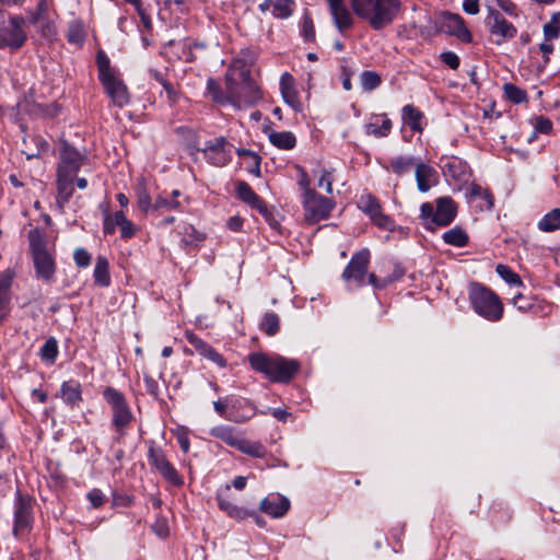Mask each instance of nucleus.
Here are the masks:
<instances>
[{"label":"nucleus","instance_id":"nucleus-1","mask_svg":"<svg viewBox=\"0 0 560 560\" xmlns=\"http://www.w3.org/2000/svg\"><path fill=\"white\" fill-rule=\"evenodd\" d=\"M85 155L67 141L60 142L59 162L57 165L56 205L60 210L70 201L74 192V178L84 164Z\"/></svg>","mask_w":560,"mask_h":560},{"label":"nucleus","instance_id":"nucleus-2","mask_svg":"<svg viewBox=\"0 0 560 560\" xmlns=\"http://www.w3.org/2000/svg\"><path fill=\"white\" fill-rule=\"evenodd\" d=\"M350 4L353 12L374 31L390 25L401 8L400 0H350Z\"/></svg>","mask_w":560,"mask_h":560},{"label":"nucleus","instance_id":"nucleus-3","mask_svg":"<svg viewBox=\"0 0 560 560\" xmlns=\"http://www.w3.org/2000/svg\"><path fill=\"white\" fill-rule=\"evenodd\" d=\"M247 360L255 372L264 374L273 383H289L301 369L298 360L280 355L269 357L262 352H253Z\"/></svg>","mask_w":560,"mask_h":560},{"label":"nucleus","instance_id":"nucleus-4","mask_svg":"<svg viewBox=\"0 0 560 560\" xmlns=\"http://www.w3.org/2000/svg\"><path fill=\"white\" fill-rule=\"evenodd\" d=\"M28 242L35 278L45 284H52L57 272L55 252L47 248V240L38 229L28 232Z\"/></svg>","mask_w":560,"mask_h":560},{"label":"nucleus","instance_id":"nucleus-5","mask_svg":"<svg viewBox=\"0 0 560 560\" xmlns=\"http://www.w3.org/2000/svg\"><path fill=\"white\" fill-rule=\"evenodd\" d=\"M96 65L98 80L113 104L120 108L128 105L130 102L128 88L120 74L110 67V60L103 50H100L96 55Z\"/></svg>","mask_w":560,"mask_h":560},{"label":"nucleus","instance_id":"nucleus-6","mask_svg":"<svg viewBox=\"0 0 560 560\" xmlns=\"http://www.w3.org/2000/svg\"><path fill=\"white\" fill-rule=\"evenodd\" d=\"M468 300L472 310L489 322H499L503 317L504 306L500 296L479 282H471Z\"/></svg>","mask_w":560,"mask_h":560},{"label":"nucleus","instance_id":"nucleus-7","mask_svg":"<svg viewBox=\"0 0 560 560\" xmlns=\"http://www.w3.org/2000/svg\"><path fill=\"white\" fill-rule=\"evenodd\" d=\"M456 214V203L448 196L438 198L435 209L431 202H423L420 207V219L424 221V228L428 230L450 225Z\"/></svg>","mask_w":560,"mask_h":560},{"label":"nucleus","instance_id":"nucleus-8","mask_svg":"<svg viewBox=\"0 0 560 560\" xmlns=\"http://www.w3.org/2000/svg\"><path fill=\"white\" fill-rule=\"evenodd\" d=\"M103 398L112 408L113 428L120 436L125 435V429L133 420L132 411L126 400L125 395L118 389L108 386L103 392Z\"/></svg>","mask_w":560,"mask_h":560},{"label":"nucleus","instance_id":"nucleus-9","mask_svg":"<svg viewBox=\"0 0 560 560\" xmlns=\"http://www.w3.org/2000/svg\"><path fill=\"white\" fill-rule=\"evenodd\" d=\"M371 253L363 248L354 253L342 271V280L350 287L362 288L369 283Z\"/></svg>","mask_w":560,"mask_h":560},{"label":"nucleus","instance_id":"nucleus-10","mask_svg":"<svg viewBox=\"0 0 560 560\" xmlns=\"http://www.w3.org/2000/svg\"><path fill=\"white\" fill-rule=\"evenodd\" d=\"M302 206L305 221L308 224H315L328 219L336 203L332 199L313 190L308 191V194H303Z\"/></svg>","mask_w":560,"mask_h":560},{"label":"nucleus","instance_id":"nucleus-11","mask_svg":"<svg viewBox=\"0 0 560 560\" xmlns=\"http://www.w3.org/2000/svg\"><path fill=\"white\" fill-rule=\"evenodd\" d=\"M148 462L166 482L174 487H182L184 485V478L168 460L165 452L154 441L149 442Z\"/></svg>","mask_w":560,"mask_h":560},{"label":"nucleus","instance_id":"nucleus-12","mask_svg":"<svg viewBox=\"0 0 560 560\" xmlns=\"http://www.w3.org/2000/svg\"><path fill=\"white\" fill-rule=\"evenodd\" d=\"M26 20L22 15H12L8 24L0 28V49L19 50L27 40L24 30Z\"/></svg>","mask_w":560,"mask_h":560},{"label":"nucleus","instance_id":"nucleus-13","mask_svg":"<svg viewBox=\"0 0 560 560\" xmlns=\"http://www.w3.org/2000/svg\"><path fill=\"white\" fill-rule=\"evenodd\" d=\"M232 144L226 140L225 137H218L213 140L206 142V145L200 149L196 143L191 144L190 148L196 151H201L205 159L212 165L222 167L229 164L232 160L231 150Z\"/></svg>","mask_w":560,"mask_h":560},{"label":"nucleus","instance_id":"nucleus-14","mask_svg":"<svg viewBox=\"0 0 560 560\" xmlns=\"http://www.w3.org/2000/svg\"><path fill=\"white\" fill-rule=\"evenodd\" d=\"M358 208L368 214L371 221L380 229L386 231L395 230L394 220L387 214L383 213L382 206L376 197L371 194L361 195L358 201Z\"/></svg>","mask_w":560,"mask_h":560},{"label":"nucleus","instance_id":"nucleus-15","mask_svg":"<svg viewBox=\"0 0 560 560\" xmlns=\"http://www.w3.org/2000/svg\"><path fill=\"white\" fill-rule=\"evenodd\" d=\"M486 24L492 35L497 36L495 43L501 45L503 42L511 40L517 34L516 27L509 22L497 9L487 7Z\"/></svg>","mask_w":560,"mask_h":560},{"label":"nucleus","instance_id":"nucleus-16","mask_svg":"<svg viewBox=\"0 0 560 560\" xmlns=\"http://www.w3.org/2000/svg\"><path fill=\"white\" fill-rule=\"evenodd\" d=\"M257 413L266 415V410H257L255 404L247 398L237 397L229 402L226 420L234 423H245Z\"/></svg>","mask_w":560,"mask_h":560},{"label":"nucleus","instance_id":"nucleus-17","mask_svg":"<svg viewBox=\"0 0 560 560\" xmlns=\"http://www.w3.org/2000/svg\"><path fill=\"white\" fill-rule=\"evenodd\" d=\"M440 31L457 37L463 43H471L472 35L459 14L443 12L441 14Z\"/></svg>","mask_w":560,"mask_h":560},{"label":"nucleus","instance_id":"nucleus-18","mask_svg":"<svg viewBox=\"0 0 560 560\" xmlns=\"http://www.w3.org/2000/svg\"><path fill=\"white\" fill-rule=\"evenodd\" d=\"M32 522L33 516L31 502L19 494L14 504V536L19 537L28 533L32 528Z\"/></svg>","mask_w":560,"mask_h":560},{"label":"nucleus","instance_id":"nucleus-19","mask_svg":"<svg viewBox=\"0 0 560 560\" xmlns=\"http://www.w3.org/2000/svg\"><path fill=\"white\" fill-rule=\"evenodd\" d=\"M290 500L280 493H269L260 501L259 510L273 517H283L290 510Z\"/></svg>","mask_w":560,"mask_h":560},{"label":"nucleus","instance_id":"nucleus-20","mask_svg":"<svg viewBox=\"0 0 560 560\" xmlns=\"http://www.w3.org/2000/svg\"><path fill=\"white\" fill-rule=\"evenodd\" d=\"M335 26L340 33L354 25V18L343 0H327Z\"/></svg>","mask_w":560,"mask_h":560},{"label":"nucleus","instance_id":"nucleus-21","mask_svg":"<svg viewBox=\"0 0 560 560\" xmlns=\"http://www.w3.org/2000/svg\"><path fill=\"white\" fill-rule=\"evenodd\" d=\"M186 338L188 342L194 347L195 351L199 353L202 358L211 361L219 368L226 366V360L222 357V354H220L212 346L207 343L197 335L192 332H187Z\"/></svg>","mask_w":560,"mask_h":560},{"label":"nucleus","instance_id":"nucleus-22","mask_svg":"<svg viewBox=\"0 0 560 560\" xmlns=\"http://www.w3.org/2000/svg\"><path fill=\"white\" fill-rule=\"evenodd\" d=\"M418 190L421 192L429 191L439 183V174L430 164L419 161L415 171Z\"/></svg>","mask_w":560,"mask_h":560},{"label":"nucleus","instance_id":"nucleus-23","mask_svg":"<svg viewBox=\"0 0 560 560\" xmlns=\"http://www.w3.org/2000/svg\"><path fill=\"white\" fill-rule=\"evenodd\" d=\"M182 192L178 189H174L172 192H162L154 199V213L163 214L165 212L176 211L183 212L184 205L178 199Z\"/></svg>","mask_w":560,"mask_h":560},{"label":"nucleus","instance_id":"nucleus-24","mask_svg":"<svg viewBox=\"0 0 560 560\" xmlns=\"http://www.w3.org/2000/svg\"><path fill=\"white\" fill-rule=\"evenodd\" d=\"M280 92L285 104L295 112L302 110V104L294 85V79L289 72H284L280 78Z\"/></svg>","mask_w":560,"mask_h":560},{"label":"nucleus","instance_id":"nucleus-25","mask_svg":"<svg viewBox=\"0 0 560 560\" xmlns=\"http://www.w3.org/2000/svg\"><path fill=\"white\" fill-rule=\"evenodd\" d=\"M260 98L259 89L252 81H245L241 86V92L232 91L231 104L241 107L243 105H252Z\"/></svg>","mask_w":560,"mask_h":560},{"label":"nucleus","instance_id":"nucleus-26","mask_svg":"<svg viewBox=\"0 0 560 560\" xmlns=\"http://www.w3.org/2000/svg\"><path fill=\"white\" fill-rule=\"evenodd\" d=\"M209 433L212 438H215L234 448H237L242 440V436L237 433L236 429L226 424L215 425L210 429Z\"/></svg>","mask_w":560,"mask_h":560},{"label":"nucleus","instance_id":"nucleus-27","mask_svg":"<svg viewBox=\"0 0 560 560\" xmlns=\"http://www.w3.org/2000/svg\"><path fill=\"white\" fill-rule=\"evenodd\" d=\"M60 397L71 408L78 407L82 401L80 383L77 381L63 382L60 387Z\"/></svg>","mask_w":560,"mask_h":560},{"label":"nucleus","instance_id":"nucleus-28","mask_svg":"<svg viewBox=\"0 0 560 560\" xmlns=\"http://www.w3.org/2000/svg\"><path fill=\"white\" fill-rule=\"evenodd\" d=\"M217 501L219 509L231 518H234L236 521H243L249 517V515H252V512L249 510L232 503L228 498L223 495V493L217 494Z\"/></svg>","mask_w":560,"mask_h":560},{"label":"nucleus","instance_id":"nucleus-29","mask_svg":"<svg viewBox=\"0 0 560 560\" xmlns=\"http://www.w3.org/2000/svg\"><path fill=\"white\" fill-rule=\"evenodd\" d=\"M513 305L523 313L539 315L544 311L541 302L532 295L516 294L512 299Z\"/></svg>","mask_w":560,"mask_h":560},{"label":"nucleus","instance_id":"nucleus-30","mask_svg":"<svg viewBox=\"0 0 560 560\" xmlns=\"http://www.w3.org/2000/svg\"><path fill=\"white\" fill-rule=\"evenodd\" d=\"M404 275V267L399 264H395L393 272L384 278H378L375 273L371 272L369 275V284H371L376 290H383L395 281L401 279Z\"/></svg>","mask_w":560,"mask_h":560},{"label":"nucleus","instance_id":"nucleus-31","mask_svg":"<svg viewBox=\"0 0 560 560\" xmlns=\"http://www.w3.org/2000/svg\"><path fill=\"white\" fill-rule=\"evenodd\" d=\"M401 118L405 125L409 126L411 130L421 132L423 130L422 120L423 113L411 104L402 107Z\"/></svg>","mask_w":560,"mask_h":560},{"label":"nucleus","instance_id":"nucleus-32","mask_svg":"<svg viewBox=\"0 0 560 560\" xmlns=\"http://www.w3.org/2000/svg\"><path fill=\"white\" fill-rule=\"evenodd\" d=\"M442 171L445 176L460 180L466 175L467 164L460 159L451 158L443 162Z\"/></svg>","mask_w":560,"mask_h":560},{"label":"nucleus","instance_id":"nucleus-33","mask_svg":"<svg viewBox=\"0 0 560 560\" xmlns=\"http://www.w3.org/2000/svg\"><path fill=\"white\" fill-rule=\"evenodd\" d=\"M268 138L270 143L280 150H292L296 145V138L291 131H272Z\"/></svg>","mask_w":560,"mask_h":560},{"label":"nucleus","instance_id":"nucleus-34","mask_svg":"<svg viewBox=\"0 0 560 560\" xmlns=\"http://www.w3.org/2000/svg\"><path fill=\"white\" fill-rule=\"evenodd\" d=\"M94 281L101 287H108L110 284L109 265L104 256H98L93 272Z\"/></svg>","mask_w":560,"mask_h":560},{"label":"nucleus","instance_id":"nucleus-35","mask_svg":"<svg viewBox=\"0 0 560 560\" xmlns=\"http://www.w3.org/2000/svg\"><path fill=\"white\" fill-rule=\"evenodd\" d=\"M236 196L240 200L255 208L262 199L253 190L246 182H238L236 185Z\"/></svg>","mask_w":560,"mask_h":560},{"label":"nucleus","instance_id":"nucleus-36","mask_svg":"<svg viewBox=\"0 0 560 560\" xmlns=\"http://www.w3.org/2000/svg\"><path fill=\"white\" fill-rule=\"evenodd\" d=\"M469 196L471 198H478L482 201L480 210H491L494 206V197L489 189L481 187L478 184L472 183L469 187Z\"/></svg>","mask_w":560,"mask_h":560},{"label":"nucleus","instance_id":"nucleus-37","mask_svg":"<svg viewBox=\"0 0 560 560\" xmlns=\"http://www.w3.org/2000/svg\"><path fill=\"white\" fill-rule=\"evenodd\" d=\"M443 241L452 246L464 247L469 242V236L460 226H455L446 232L442 236Z\"/></svg>","mask_w":560,"mask_h":560},{"label":"nucleus","instance_id":"nucleus-38","mask_svg":"<svg viewBox=\"0 0 560 560\" xmlns=\"http://www.w3.org/2000/svg\"><path fill=\"white\" fill-rule=\"evenodd\" d=\"M126 218L122 211H116L109 213L106 211L103 217V232L105 235H113L116 229L121 225V222Z\"/></svg>","mask_w":560,"mask_h":560},{"label":"nucleus","instance_id":"nucleus-39","mask_svg":"<svg viewBox=\"0 0 560 560\" xmlns=\"http://www.w3.org/2000/svg\"><path fill=\"white\" fill-rule=\"evenodd\" d=\"M538 228L544 232H553L560 229V208H555L546 213L538 222Z\"/></svg>","mask_w":560,"mask_h":560},{"label":"nucleus","instance_id":"nucleus-40","mask_svg":"<svg viewBox=\"0 0 560 560\" xmlns=\"http://www.w3.org/2000/svg\"><path fill=\"white\" fill-rule=\"evenodd\" d=\"M236 153L238 156H246L248 159V161H247L248 173L253 174L256 177H260V175H261V171H260L261 158L256 152H254L249 149L240 148L236 150Z\"/></svg>","mask_w":560,"mask_h":560},{"label":"nucleus","instance_id":"nucleus-41","mask_svg":"<svg viewBox=\"0 0 560 560\" xmlns=\"http://www.w3.org/2000/svg\"><path fill=\"white\" fill-rule=\"evenodd\" d=\"M179 233L183 235L182 242L186 245L199 246L206 238V234L191 224H185Z\"/></svg>","mask_w":560,"mask_h":560},{"label":"nucleus","instance_id":"nucleus-42","mask_svg":"<svg viewBox=\"0 0 560 560\" xmlns=\"http://www.w3.org/2000/svg\"><path fill=\"white\" fill-rule=\"evenodd\" d=\"M393 128V122L389 118H385L382 121V125L378 126L376 122H366L364 125V132L368 136H373L375 138H385L390 133Z\"/></svg>","mask_w":560,"mask_h":560},{"label":"nucleus","instance_id":"nucleus-43","mask_svg":"<svg viewBox=\"0 0 560 560\" xmlns=\"http://www.w3.org/2000/svg\"><path fill=\"white\" fill-rule=\"evenodd\" d=\"M236 450H238L240 452H242L246 455L257 457V458L265 457L266 453H267L265 446L260 442H252V441L245 440L243 438H242Z\"/></svg>","mask_w":560,"mask_h":560},{"label":"nucleus","instance_id":"nucleus-44","mask_svg":"<svg viewBox=\"0 0 560 560\" xmlns=\"http://www.w3.org/2000/svg\"><path fill=\"white\" fill-rule=\"evenodd\" d=\"M417 161L413 156H396L390 160V168L396 175H404L409 172L412 166H416Z\"/></svg>","mask_w":560,"mask_h":560},{"label":"nucleus","instance_id":"nucleus-45","mask_svg":"<svg viewBox=\"0 0 560 560\" xmlns=\"http://www.w3.org/2000/svg\"><path fill=\"white\" fill-rule=\"evenodd\" d=\"M207 92L215 103L225 104L231 103L232 101V90H230L229 95L225 96L221 90L219 82L213 78H209L207 81Z\"/></svg>","mask_w":560,"mask_h":560},{"label":"nucleus","instance_id":"nucleus-46","mask_svg":"<svg viewBox=\"0 0 560 560\" xmlns=\"http://www.w3.org/2000/svg\"><path fill=\"white\" fill-rule=\"evenodd\" d=\"M259 328L268 336H275L280 329L279 316L273 312L265 313Z\"/></svg>","mask_w":560,"mask_h":560},{"label":"nucleus","instance_id":"nucleus-47","mask_svg":"<svg viewBox=\"0 0 560 560\" xmlns=\"http://www.w3.org/2000/svg\"><path fill=\"white\" fill-rule=\"evenodd\" d=\"M360 83L363 91L371 92L381 85L382 79L377 72L365 70L360 74Z\"/></svg>","mask_w":560,"mask_h":560},{"label":"nucleus","instance_id":"nucleus-48","mask_svg":"<svg viewBox=\"0 0 560 560\" xmlns=\"http://www.w3.org/2000/svg\"><path fill=\"white\" fill-rule=\"evenodd\" d=\"M503 91L505 97L514 104H522L527 101L526 91L516 86L513 83H505L503 85Z\"/></svg>","mask_w":560,"mask_h":560},{"label":"nucleus","instance_id":"nucleus-49","mask_svg":"<svg viewBox=\"0 0 560 560\" xmlns=\"http://www.w3.org/2000/svg\"><path fill=\"white\" fill-rule=\"evenodd\" d=\"M497 273L510 285L523 287V280L509 266L499 264L495 268Z\"/></svg>","mask_w":560,"mask_h":560},{"label":"nucleus","instance_id":"nucleus-50","mask_svg":"<svg viewBox=\"0 0 560 560\" xmlns=\"http://www.w3.org/2000/svg\"><path fill=\"white\" fill-rule=\"evenodd\" d=\"M560 35V11L555 12L548 23L544 25V36L546 40L558 38Z\"/></svg>","mask_w":560,"mask_h":560},{"label":"nucleus","instance_id":"nucleus-51","mask_svg":"<svg viewBox=\"0 0 560 560\" xmlns=\"http://www.w3.org/2000/svg\"><path fill=\"white\" fill-rule=\"evenodd\" d=\"M58 355V342L54 337L48 338L40 348V358L49 363H54Z\"/></svg>","mask_w":560,"mask_h":560},{"label":"nucleus","instance_id":"nucleus-52","mask_svg":"<svg viewBox=\"0 0 560 560\" xmlns=\"http://www.w3.org/2000/svg\"><path fill=\"white\" fill-rule=\"evenodd\" d=\"M45 18H48V2L47 0H39L36 9L28 12V23L36 25L40 21H44Z\"/></svg>","mask_w":560,"mask_h":560},{"label":"nucleus","instance_id":"nucleus-53","mask_svg":"<svg viewBox=\"0 0 560 560\" xmlns=\"http://www.w3.org/2000/svg\"><path fill=\"white\" fill-rule=\"evenodd\" d=\"M300 32H301V36L304 38V40L306 42H314L315 40V27H314V22H313V19L311 18V15L308 13H305L301 20V25H300Z\"/></svg>","mask_w":560,"mask_h":560},{"label":"nucleus","instance_id":"nucleus-54","mask_svg":"<svg viewBox=\"0 0 560 560\" xmlns=\"http://www.w3.org/2000/svg\"><path fill=\"white\" fill-rule=\"evenodd\" d=\"M293 0H277L272 3L273 10L272 14L278 19H288L292 14V10L290 8V3Z\"/></svg>","mask_w":560,"mask_h":560},{"label":"nucleus","instance_id":"nucleus-55","mask_svg":"<svg viewBox=\"0 0 560 560\" xmlns=\"http://www.w3.org/2000/svg\"><path fill=\"white\" fill-rule=\"evenodd\" d=\"M137 203H138L139 209L143 213H149V212L154 213V201H152L150 195L148 194V191L145 189H140L137 192Z\"/></svg>","mask_w":560,"mask_h":560},{"label":"nucleus","instance_id":"nucleus-56","mask_svg":"<svg viewBox=\"0 0 560 560\" xmlns=\"http://www.w3.org/2000/svg\"><path fill=\"white\" fill-rule=\"evenodd\" d=\"M73 260L79 268H86L91 265L92 256L83 247H79L73 253Z\"/></svg>","mask_w":560,"mask_h":560},{"label":"nucleus","instance_id":"nucleus-57","mask_svg":"<svg viewBox=\"0 0 560 560\" xmlns=\"http://www.w3.org/2000/svg\"><path fill=\"white\" fill-rule=\"evenodd\" d=\"M270 224V226L276 228L278 222L275 219L273 209L269 208L264 200H261L255 208Z\"/></svg>","mask_w":560,"mask_h":560},{"label":"nucleus","instance_id":"nucleus-58","mask_svg":"<svg viewBox=\"0 0 560 560\" xmlns=\"http://www.w3.org/2000/svg\"><path fill=\"white\" fill-rule=\"evenodd\" d=\"M36 26H38L42 37L51 39L56 36L55 24L49 20V18H45V20L40 21Z\"/></svg>","mask_w":560,"mask_h":560},{"label":"nucleus","instance_id":"nucleus-59","mask_svg":"<svg viewBox=\"0 0 560 560\" xmlns=\"http://www.w3.org/2000/svg\"><path fill=\"white\" fill-rule=\"evenodd\" d=\"M299 179L298 185L300 190L303 194H308V191H313L314 189L311 187V179L306 171L302 166L296 167Z\"/></svg>","mask_w":560,"mask_h":560},{"label":"nucleus","instance_id":"nucleus-60","mask_svg":"<svg viewBox=\"0 0 560 560\" xmlns=\"http://www.w3.org/2000/svg\"><path fill=\"white\" fill-rule=\"evenodd\" d=\"M13 280V272L5 270L0 273V295L10 296V288Z\"/></svg>","mask_w":560,"mask_h":560},{"label":"nucleus","instance_id":"nucleus-61","mask_svg":"<svg viewBox=\"0 0 560 560\" xmlns=\"http://www.w3.org/2000/svg\"><path fill=\"white\" fill-rule=\"evenodd\" d=\"M534 128L536 132L548 135L552 130V122L549 118L539 116L534 119Z\"/></svg>","mask_w":560,"mask_h":560},{"label":"nucleus","instance_id":"nucleus-62","mask_svg":"<svg viewBox=\"0 0 560 560\" xmlns=\"http://www.w3.org/2000/svg\"><path fill=\"white\" fill-rule=\"evenodd\" d=\"M119 230H120V237L124 240H129V238L133 237L137 232V228L130 220L127 219V217L121 222Z\"/></svg>","mask_w":560,"mask_h":560},{"label":"nucleus","instance_id":"nucleus-63","mask_svg":"<svg viewBox=\"0 0 560 560\" xmlns=\"http://www.w3.org/2000/svg\"><path fill=\"white\" fill-rule=\"evenodd\" d=\"M440 59L443 63L448 66L452 70H456L459 67V57L453 51H444L440 55Z\"/></svg>","mask_w":560,"mask_h":560},{"label":"nucleus","instance_id":"nucleus-64","mask_svg":"<svg viewBox=\"0 0 560 560\" xmlns=\"http://www.w3.org/2000/svg\"><path fill=\"white\" fill-rule=\"evenodd\" d=\"M88 500L93 508H100L105 502L104 493L100 489H92L88 493Z\"/></svg>","mask_w":560,"mask_h":560}]
</instances>
